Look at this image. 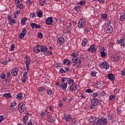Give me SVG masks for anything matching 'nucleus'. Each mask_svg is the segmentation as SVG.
<instances>
[{
	"mask_svg": "<svg viewBox=\"0 0 125 125\" xmlns=\"http://www.w3.org/2000/svg\"><path fill=\"white\" fill-rule=\"evenodd\" d=\"M22 95H23V94L22 93H19L17 95V98L18 99H19V100H21V99H22V97L23 96Z\"/></svg>",
	"mask_w": 125,
	"mask_h": 125,
	"instance_id": "nucleus-28",
	"label": "nucleus"
},
{
	"mask_svg": "<svg viewBox=\"0 0 125 125\" xmlns=\"http://www.w3.org/2000/svg\"><path fill=\"white\" fill-rule=\"evenodd\" d=\"M121 75L122 76H125V69L123 70L122 72H121Z\"/></svg>",
	"mask_w": 125,
	"mask_h": 125,
	"instance_id": "nucleus-64",
	"label": "nucleus"
},
{
	"mask_svg": "<svg viewBox=\"0 0 125 125\" xmlns=\"http://www.w3.org/2000/svg\"><path fill=\"white\" fill-rule=\"evenodd\" d=\"M93 98H96L95 97H97L98 96V94L97 93H94L92 95Z\"/></svg>",
	"mask_w": 125,
	"mask_h": 125,
	"instance_id": "nucleus-54",
	"label": "nucleus"
},
{
	"mask_svg": "<svg viewBox=\"0 0 125 125\" xmlns=\"http://www.w3.org/2000/svg\"><path fill=\"white\" fill-rule=\"evenodd\" d=\"M33 50L35 53H40V52H41V45L37 44L36 46L33 47Z\"/></svg>",
	"mask_w": 125,
	"mask_h": 125,
	"instance_id": "nucleus-3",
	"label": "nucleus"
},
{
	"mask_svg": "<svg viewBox=\"0 0 125 125\" xmlns=\"http://www.w3.org/2000/svg\"><path fill=\"white\" fill-rule=\"evenodd\" d=\"M61 86L63 90H66V88H67V83H62L61 84Z\"/></svg>",
	"mask_w": 125,
	"mask_h": 125,
	"instance_id": "nucleus-25",
	"label": "nucleus"
},
{
	"mask_svg": "<svg viewBox=\"0 0 125 125\" xmlns=\"http://www.w3.org/2000/svg\"><path fill=\"white\" fill-rule=\"evenodd\" d=\"M47 92L48 95H52V94H53V92L50 90H47Z\"/></svg>",
	"mask_w": 125,
	"mask_h": 125,
	"instance_id": "nucleus-39",
	"label": "nucleus"
},
{
	"mask_svg": "<svg viewBox=\"0 0 125 125\" xmlns=\"http://www.w3.org/2000/svg\"><path fill=\"white\" fill-rule=\"evenodd\" d=\"M48 48L46 46H43L42 45H41V52H46Z\"/></svg>",
	"mask_w": 125,
	"mask_h": 125,
	"instance_id": "nucleus-16",
	"label": "nucleus"
},
{
	"mask_svg": "<svg viewBox=\"0 0 125 125\" xmlns=\"http://www.w3.org/2000/svg\"><path fill=\"white\" fill-rule=\"evenodd\" d=\"M85 92H87V93H93V91L91 90L90 89H87L86 91Z\"/></svg>",
	"mask_w": 125,
	"mask_h": 125,
	"instance_id": "nucleus-41",
	"label": "nucleus"
},
{
	"mask_svg": "<svg viewBox=\"0 0 125 125\" xmlns=\"http://www.w3.org/2000/svg\"><path fill=\"white\" fill-rule=\"evenodd\" d=\"M101 94L103 96H106V93H105L104 91H102V92L101 93Z\"/></svg>",
	"mask_w": 125,
	"mask_h": 125,
	"instance_id": "nucleus-61",
	"label": "nucleus"
},
{
	"mask_svg": "<svg viewBox=\"0 0 125 125\" xmlns=\"http://www.w3.org/2000/svg\"><path fill=\"white\" fill-rule=\"evenodd\" d=\"M107 125V120L105 118L98 119L97 122H94L93 125Z\"/></svg>",
	"mask_w": 125,
	"mask_h": 125,
	"instance_id": "nucleus-2",
	"label": "nucleus"
},
{
	"mask_svg": "<svg viewBox=\"0 0 125 125\" xmlns=\"http://www.w3.org/2000/svg\"><path fill=\"white\" fill-rule=\"evenodd\" d=\"M25 58V61H24L25 63H27V62H29V63H31V60L30 59V57L26 56Z\"/></svg>",
	"mask_w": 125,
	"mask_h": 125,
	"instance_id": "nucleus-31",
	"label": "nucleus"
},
{
	"mask_svg": "<svg viewBox=\"0 0 125 125\" xmlns=\"http://www.w3.org/2000/svg\"><path fill=\"white\" fill-rule=\"evenodd\" d=\"M45 114H46V112H45V111H43L41 113V115H42V117H45V116H46V115Z\"/></svg>",
	"mask_w": 125,
	"mask_h": 125,
	"instance_id": "nucleus-55",
	"label": "nucleus"
},
{
	"mask_svg": "<svg viewBox=\"0 0 125 125\" xmlns=\"http://www.w3.org/2000/svg\"><path fill=\"white\" fill-rule=\"evenodd\" d=\"M26 4H27V5H31V4H32V1L30 0L26 1Z\"/></svg>",
	"mask_w": 125,
	"mask_h": 125,
	"instance_id": "nucleus-57",
	"label": "nucleus"
},
{
	"mask_svg": "<svg viewBox=\"0 0 125 125\" xmlns=\"http://www.w3.org/2000/svg\"><path fill=\"white\" fill-rule=\"evenodd\" d=\"M115 100V96L113 95H110L109 96V100H111V101H114Z\"/></svg>",
	"mask_w": 125,
	"mask_h": 125,
	"instance_id": "nucleus-32",
	"label": "nucleus"
},
{
	"mask_svg": "<svg viewBox=\"0 0 125 125\" xmlns=\"http://www.w3.org/2000/svg\"><path fill=\"white\" fill-rule=\"evenodd\" d=\"M35 15H36V14L34 13H30V17H32L33 18L35 17Z\"/></svg>",
	"mask_w": 125,
	"mask_h": 125,
	"instance_id": "nucleus-63",
	"label": "nucleus"
},
{
	"mask_svg": "<svg viewBox=\"0 0 125 125\" xmlns=\"http://www.w3.org/2000/svg\"><path fill=\"white\" fill-rule=\"evenodd\" d=\"M27 79L26 77H23L21 81L22 82V83H26V79Z\"/></svg>",
	"mask_w": 125,
	"mask_h": 125,
	"instance_id": "nucleus-62",
	"label": "nucleus"
},
{
	"mask_svg": "<svg viewBox=\"0 0 125 125\" xmlns=\"http://www.w3.org/2000/svg\"><path fill=\"white\" fill-rule=\"evenodd\" d=\"M21 33H22V34H24V35H26V34H27V30H26V29L23 28L22 29Z\"/></svg>",
	"mask_w": 125,
	"mask_h": 125,
	"instance_id": "nucleus-52",
	"label": "nucleus"
},
{
	"mask_svg": "<svg viewBox=\"0 0 125 125\" xmlns=\"http://www.w3.org/2000/svg\"><path fill=\"white\" fill-rule=\"evenodd\" d=\"M69 79L67 78H62L61 80L62 83H68V82H69Z\"/></svg>",
	"mask_w": 125,
	"mask_h": 125,
	"instance_id": "nucleus-22",
	"label": "nucleus"
},
{
	"mask_svg": "<svg viewBox=\"0 0 125 125\" xmlns=\"http://www.w3.org/2000/svg\"><path fill=\"white\" fill-rule=\"evenodd\" d=\"M53 23V18L50 17L45 20V23L46 25H51Z\"/></svg>",
	"mask_w": 125,
	"mask_h": 125,
	"instance_id": "nucleus-8",
	"label": "nucleus"
},
{
	"mask_svg": "<svg viewBox=\"0 0 125 125\" xmlns=\"http://www.w3.org/2000/svg\"><path fill=\"white\" fill-rule=\"evenodd\" d=\"M102 66L104 68V69H109V64L107 62H103L101 63Z\"/></svg>",
	"mask_w": 125,
	"mask_h": 125,
	"instance_id": "nucleus-18",
	"label": "nucleus"
},
{
	"mask_svg": "<svg viewBox=\"0 0 125 125\" xmlns=\"http://www.w3.org/2000/svg\"><path fill=\"white\" fill-rule=\"evenodd\" d=\"M85 25V21L83 20H80L78 24V28H79L80 29H83V27H84Z\"/></svg>",
	"mask_w": 125,
	"mask_h": 125,
	"instance_id": "nucleus-5",
	"label": "nucleus"
},
{
	"mask_svg": "<svg viewBox=\"0 0 125 125\" xmlns=\"http://www.w3.org/2000/svg\"><path fill=\"white\" fill-rule=\"evenodd\" d=\"M0 78L2 79V80H4V79H5V74H1L0 75Z\"/></svg>",
	"mask_w": 125,
	"mask_h": 125,
	"instance_id": "nucleus-51",
	"label": "nucleus"
},
{
	"mask_svg": "<svg viewBox=\"0 0 125 125\" xmlns=\"http://www.w3.org/2000/svg\"><path fill=\"white\" fill-rule=\"evenodd\" d=\"M102 18H103V19H107V14H103L102 15Z\"/></svg>",
	"mask_w": 125,
	"mask_h": 125,
	"instance_id": "nucleus-49",
	"label": "nucleus"
},
{
	"mask_svg": "<svg viewBox=\"0 0 125 125\" xmlns=\"http://www.w3.org/2000/svg\"><path fill=\"white\" fill-rule=\"evenodd\" d=\"M70 121L72 124H76V123H77V120H76L75 118H73L72 119H71Z\"/></svg>",
	"mask_w": 125,
	"mask_h": 125,
	"instance_id": "nucleus-46",
	"label": "nucleus"
},
{
	"mask_svg": "<svg viewBox=\"0 0 125 125\" xmlns=\"http://www.w3.org/2000/svg\"><path fill=\"white\" fill-rule=\"evenodd\" d=\"M57 42L59 44H63L65 42V39L62 37H59Z\"/></svg>",
	"mask_w": 125,
	"mask_h": 125,
	"instance_id": "nucleus-11",
	"label": "nucleus"
},
{
	"mask_svg": "<svg viewBox=\"0 0 125 125\" xmlns=\"http://www.w3.org/2000/svg\"><path fill=\"white\" fill-rule=\"evenodd\" d=\"M106 119L107 120H111V121H113V120H114V118H113V117H112L111 116H107L106 117Z\"/></svg>",
	"mask_w": 125,
	"mask_h": 125,
	"instance_id": "nucleus-47",
	"label": "nucleus"
},
{
	"mask_svg": "<svg viewBox=\"0 0 125 125\" xmlns=\"http://www.w3.org/2000/svg\"><path fill=\"white\" fill-rule=\"evenodd\" d=\"M18 74V71H17V69H16V68L13 69L12 70L11 74L12 75V76H17Z\"/></svg>",
	"mask_w": 125,
	"mask_h": 125,
	"instance_id": "nucleus-19",
	"label": "nucleus"
},
{
	"mask_svg": "<svg viewBox=\"0 0 125 125\" xmlns=\"http://www.w3.org/2000/svg\"><path fill=\"white\" fill-rule=\"evenodd\" d=\"M3 97H6V98L9 99L12 97V95L10 93H5L3 95Z\"/></svg>",
	"mask_w": 125,
	"mask_h": 125,
	"instance_id": "nucleus-21",
	"label": "nucleus"
},
{
	"mask_svg": "<svg viewBox=\"0 0 125 125\" xmlns=\"http://www.w3.org/2000/svg\"><path fill=\"white\" fill-rule=\"evenodd\" d=\"M23 77L27 78V76H28V72H24L23 73Z\"/></svg>",
	"mask_w": 125,
	"mask_h": 125,
	"instance_id": "nucleus-59",
	"label": "nucleus"
},
{
	"mask_svg": "<svg viewBox=\"0 0 125 125\" xmlns=\"http://www.w3.org/2000/svg\"><path fill=\"white\" fill-rule=\"evenodd\" d=\"M71 56L72 57H77V54L76 52H73L71 54Z\"/></svg>",
	"mask_w": 125,
	"mask_h": 125,
	"instance_id": "nucleus-58",
	"label": "nucleus"
},
{
	"mask_svg": "<svg viewBox=\"0 0 125 125\" xmlns=\"http://www.w3.org/2000/svg\"><path fill=\"white\" fill-rule=\"evenodd\" d=\"M72 61L73 66H75L76 68H79V66H81V63H82V60L79 59L77 57H74L72 58Z\"/></svg>",
	"mask_w": 125,
	"mask_h": 125,
	"instance_id": "nucleus-1",
	"label": "nucleus"
},
{
	"mask_svg": "<svg viewBox=\"0 0 125 125\" xmlns=\"http://www.w3.org/2000/svg\"><path fill=\"white\" fill-rule=\"evenodd\" d=\"M16 5L17 7H20L21 9H23V5L22 4V0H17L16 2Z\"/></svg>",
	"mask_w": 125,
	"mask_h": 125,
	"instance_id": "nucleus-12",
	"label": "nucleus"
},
{
	"mask_svg": "<svg viewBox=\"0 0 125 125\" xmlns=\"http://www.w3.org/2000/svg\"><path fill=\"white\" fill-rule=\"evenodd\" d=\"M41 28H42V26H41V25L40 24H37L36 23V25L35 27V29H41Z\"/></svg>",
	"mask_w": 125,
	"mask_h": 125,
	"instance_id": "nucleus-56",
	"label": "nucleus"
},
{
	"mask_svg": "<svg viewBox=\"0 0 125 125\" xmlns=\"http://www.w3.org/2000/svg\"><path fill=\"white\" fill-rule=\"evenodd\" d=\"M25 36H26V34H24L23 33H21L20 34L19 38V39H24Z\"/></svg>",
	"mask_w": 125,
	"mask_h": 125,
	"instance_id": "nucleus-29",
	"label": "nucleus"
},
{
	"mask_svg": "<svg viewBox=\"0 0 125 125\" xmlns=\"http://www.w3.org/2000/svg\"><path fill=\"white\" fill-rule=\"evenodd\" d=\"M45 53H46V54H50V55H52L53 54L52 51H47V50Z\"/></svg>",
	"mask_w": 125,
	"mask_h": 125,
	"instance_id": "nucleus-53",
	"label": "nucleus"
},
{
	"mask_svg": "<svg viewBox=\"0 0 125 125\" xmlns=\"http://www.w3.org/2000/svg\"><path fill=\"white\" fill-rule=\"evenodd\" d=\"M107 34H112L113 31H114V28L111 26H107L105 28V30Z\"/></svg>",
	"mask_w": 125,
	"mask_h": 125,
	"instance_id": "nucleus-6",
	"label": "nucleus"
},
{
	"mask_svg": "<svg viewBox=\"0 0 125 125\" xmlns=\"http://www.w3.org/2000/svg\"><path fill=\"white\" fill-rule=\"evenodd\" d=\"M79 3L80 5H84L85 4L84 1H83V0L79 2Z\"/></svg>",
	"mask_w": 125,
	"mask_h": 125,
	"instance_id": "nucleus-60",
	"label": "nucleus"
},
{
	"mask_svg": "<svg viewBox=\"0 0 125 125\" xmlns=\"http://www.w3.org/2000/svg\"><path fill=\"white\" fill-rule=\"evenodd\" d=\"M102 57H105L106 56V53L104 51H102L101 52Z\"/></svg>",
	"mask_w": 125,
	"mask_h": 125,
	"instance_id": "nucleus-38",
	"label": "nucleus"
},
{
	"mask_svg": "<svg viewBox=\"0 0 125 125\" xmlns=\"http://www.w3.org/2000/svg\"><path fill=\"white\" fill-rule=\"evenodd\" d=\"M87 43V40L86 39H84L82 41V46H85V45Z\"/></svg>",
	"mask_w": 125,
	"mask_h": 125,
	"instance_id": "nucleus-27",
	"label": "nucleus"
},
{
	"mask_svg": "<svg viewBox=\"0 0 125 125\" xmlns=\"http://www.w3.org/2000/svg\"><path fill=\"white\" fill-rule=\"evenodd\" d=\"M68 83L69 84H71L72 83H74V80L71 79V78H69V80H68Z\"/></svg>",
	"mask_w": 125,
	"mask_h": 125,
	"instance_id": "nucleus-42",
	"label": "nucleus"
},
{
	"mask_svg": "<svg viewBox=\"0 0 125 125\" xmlns=\"http://www.w3.org/2000/svg\"><path fill=\"white\" fill-rule=\"evenodd\" d=\"M16 105V102L14 101L13 103H11L10 105V107H14Z\"/></svg>",
	"mask_w": 125,
	"mask_h": 125,
	"instance_id": "nucleus-50",
	"label": "nucleus"
},
{
	"mask_svg": "<svg viewBox=\"0 0 125 125\" xmlns=\"http://www.w3.org/2000/svg\"><path fill=\"white\" fill-rule=\"evenodd\" d=\"M37 16L40 17V18H42V13L41 12H39L37 13Z\"/></svg>",
	"mask_w": 125,
	"mask_h": 125,
	"instance_id": "nucleus-37",
	"label": "nucleus"
},
{
	"mask_svg": "<svg viewBox=\"0 0 125 125\" xmlns=\"http://www.w3.org/2000/svg\"><path fill=\"white\" fill-rule=\"evenodd\" d=\"M44 89H44V88H43V87H40L38 88V90H39V91H40V92H42V91H43Z\"/></svg>",
	"mask_w": 125,
	"mask_h": 125,
	"instance_id": "nucleus-43",
	"label": "nucleus"
},
{
	"mask_svg": "<svg viewBox=\"0 0 125 125\" xmlns=\"http://www.w3.org/2000/svg\"><path fill=\"white\" fill-rule=\"evenodd\" d=\"M74 9L77 12H79V11H80V10H81V9H82V8L80 7V5H77L74 6Z\"/></svg>",
	"mask_w": 125,
	"mask_h": 125,
	"instance_id": "nucleus-20",
	"label": "nucleus"
},
{
	"mask_svg": "<svg viewBox=\"0 0 125 125\" xmlns=\"http://www.w3.org/2000/svg\"><path fill=\"white\" fill-rule=\"evenodd\" d=\"M36 24L37 23H31L30 24V26L32 29H34L35 27L36 28Z\"/></svg>",
	"mask_w": 125,
	"mask_h": 125,
	"instance_id": "nucleus-36",
	"label": "nucleus"
},
{
	"mask_svg": "<svg viewBox=\"0 0 125 125\" xmlns=\"http://www.w3.org/2000/svg\"><path fill=\"white\" fill-rule=\"evenodd\" d=\"M60 73H61V74H63V73H66V71H65V70H64V69H63L62 68H61L59 71Z\"/></svg>",
	"mask_w": 125,
	"mask_h": 125,
	"instance_id": "nucleus-44",
	"label": "nucleus"
},
{
	"mask_svg": "<svg viewBox=\"0 0 125 125\" xmlns=\"http://www.w3.org/2000/svg\"><path fill=\"white\" fill-rule=\"evenodd\" d=\"M24 108H25V104L24 103H21L19 104L18 110L20 113H23V112H24Z\"/></svg>",
	"mask_w": 125,
	"mask_h": 125,
	"instance_id": "nucleus-4",
	"label": "nucleus"
},
{
	"mask_svg": "<svg viewBox=\"0 0 125 125\" xmlns=\"http://www.w3.org/2000/svg\"><path fill=\"white\" fill-rule=\"evenodd\" d=\"M30 63L29 62H25L27 71H30Z\"/></svg>",
	"mask_w": 125,
	"mask_h": 125,
	"instance_id": "nucleus-30",
	"label": "nucleus"
},
{
	"mask_svg": "<svg viewBox=\"0 0 125 125\" xmlns=\"http://www.w3.org/2000/svg\"><path fill=\"white\" fill-rule=\"evenodd\" d=\"M120 89H115L114 91V92L115 94H118V93H120Z\"/></svg>",
	"mask_w": 125,
	"mask_h": 125,
	"instance_id": "nucleus-45",
	"label": "nucleus"
},
{
	"mask_svg": "<svg viewBox=\"0 0 125 125\" xmlns=\"http://www.w3.org/2000/svg\"><path fill=\"white\" fill-rule=\"evenodd\" d=\"M76 89H77V85L73 84L70 85V90L71 91H74V90H76Z\"/></svg>",
	"mask_w": 125,
	"mask_h": 125,
	"instance_id": "nucleus-24",
	"label": "nucleus"
},
{
	"mask_svg": "<svg viewBox=\"0 0 125 125\" xmlns=\"http://www.w3.org/2000/svg\"><path fill=\"white\" fill-rule=\"evenodd\" d=\"M26 21H27V18H24L23 19H22L21 21V24L22 26H23L25 25V24H26Z\"/></svg>",
	"mask_w": 125,
	"mask_h": 125,
	"instance_id": "nucleus-26",
	"label": "nucleus"
},
{
	"mask_svg": "<svg viewBox=\"0 0 125 125\" xmlns=\"http://www.w3.org/2000/svg\"><path fill=\"white\" fill-rule=\"evenodd\" d=\"M108 80H110L111 82H114L115 81V76L112 73H109L107 75V76Z\"/></svg>",
	"mask_w": 125,
	"mask_h": 125,
	"instance_id": "nucleus-13",
	"label": "nucleus"
},
{
	"mask_svg": "<svg viewBox=\"0 0 125 125\" xmlns=\"http://www.w3.org/2000/svg\"><path fill=\"white\" fill-rule=\"evenodd\" d=\"M121 59V57H120V55L119 54H115L113 56V60L115 62H118Z\"/></svg>",
	"mask_w": 125,
	"mask_h": 125,
	"instance_id": "nucleus-14",
	"label": "nucleus"
},
{
	"mask_svg": "<svg viewBox=\"0 0 125 125\" xmlns=\"http://www.w3.org/2000/svg\"><path fill=\"white\" fill-rule=\"evenodd\" d=\"M120 21H122V22H125V13L122 12L120 14Z\"/></svg>",
	"mask_w": 125,
	"mask_h": 125,
	"instance_id": "nucleus-15",
	"label": "nucleus"
},
{
	"mask_svg": "<svg viewBox=\"0 0 125 125\" xmlns=\"http://www.w3.org/2000/svg\"><path fill=\"white\" fill-rule=\"evenodd\" d=\"M96 74H97L96 71L92 72L91 73V76H92V77H96Z\"/></svg>",
	"mask_w": 125,
	"mask_h": 125,
	"instance_id": "nucleus-40",
	"label": "nucleus"
},
{
	"mask_svg": "<svg viewBox=\"0 0 125 125\" xmlns=\"http://www.w3.org/2000/svg\"><path fill=\"white\" fill-rule=\"evenodd\" d=\"M63 64H66V65H71V62L69 60L64 59L63 60Z\"/></svg>",
	"mask_w": 125,
	"mask_h": 125,
	"instance_id": "nucleus-23",
	"label": "nucleus"
},
{
	"mask_svg": "<svg viewBox=\"0 0 125 125\" xmlns=\"http://www.w3.org/2000/svg\"><path fill=\"white\" fill-rule=\"evenodd\" d=\"M99 102V101L97 98H94L91 100V104L93 106H97Z\"/></svg>",
	"mask_w": 125,
	"mask_h": 125,
	"instance_id": "nucleus-10",
	"label": "nucleus"
},
{
	"mask_svg": "<svg viewBox=\"0 0 125 125\" xmlns=\"http://www.w3.org/2000/svg\"><path fill=\"white\" fill-rule=\"evenodd\" d=\"M88 51H92L93 53H96V51H97V49L95 48V45L92 44L90 48L88 49Z\"/></svg>",
	"mask_w": 125,
	"mask_h": 125,
	"instance_id": "nucleus-7",
	"label": "nucleus"
},
{
	"mask_svg": "<svg viewBox=\"0 0 125 125\" xmlns=\"http://www.w3.org/2000/svg\"><path fill=\"white\" fill-rule=\"evenodd\" d=\"M19 13H20V10H17L15 12V14H14L15 17L14 18H16V14H17L18 15V14H19Z\"/></svg>",
	"mask_w": 125,
	"mask_h": 125,
	"instance_id": "nucleus-48",
	"label": "nucleus"
},
{
	"mask_svg": "<svg viewBox=\"0 0 125 125\" xmlns=\"http://www.w3.org/2000/svg\"><path fill=\"white\" fill-rule=\"evenodd\" d=\"M11 48H10V50L11 51H13L14 50V48H15V44L12 43L11 45Z\"/></svg>",
	"mask_w": 125,
	"mask_h": 125,
	"instance_id": "nucleus-35",
	"label": "nucleus"
},
{
	"mask_svg": "<svg viewBox=\"0 0 125 125\" xmlns=\"http://www.w3.org/2000/svg\"><path fill=\"white\" fill-rule=\"evenodd\" d=\"M43 37V35H42V33L40 32L38 34V38L39 39H42Z\"/></svg>",
	"mask_w": 125,
	"mask_h": 125,
	"instance_id": "nucleus-33",
	"label": "nucleus"
},
{
	"mask_svg": "<svg viewBox=\"0 0 125 125\" xmlns=\"http://www.w3.org/2000/svg\"><path fill=\"white\" fill-rule=\"evenodd\" d=\"M97 120V118L94 116H92L89 119V122H90V123H94L96 122L95 121H96Z\"/></svg>",
	"mask_w": 125,
	"mask_h": 125,
	"instance_id": "nucleus-17",
	"label": "nucleus"
},
{
	"mask_svg": "<svg viewBox=\"0 0 125 125\" xmlns=\"http://www.w3.org/2000/svg\"><path fill=\"white\" fill-rule=\"evenodd\" d=\"M62 118L63 120L66 122H69L72 119V117L69 114H64Z\"/></svg>",
	"mask_w": 125,
	"mask_h": 125,
	"instance_id": "nucleus-9",
	"label": "nucleus"
},
{
	"mask_svg": "<svg viewBox=\"0 0 125 125\" xmlns=\"http://www.w3.org/2000/svg\"><path fill=\"white\" fill-rule=\"evenodd\" d=\"M40 3L41 4V5H44V4H45V0H40Z\"/></svg>",
	"mask_w": 125,
	"mask_h": 125,
	"instance_id": "nucleus-34",
	"label": "nucleus"
}]
</instances>
